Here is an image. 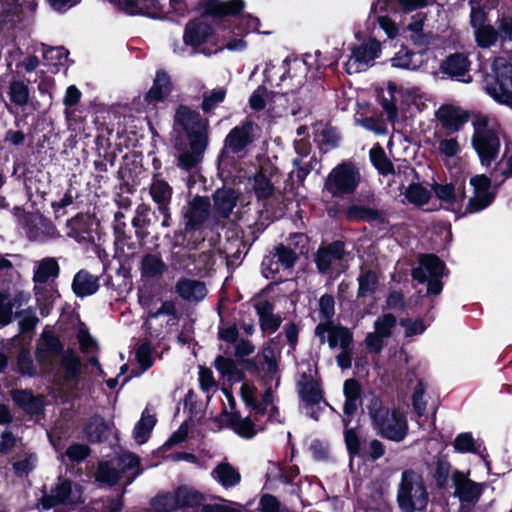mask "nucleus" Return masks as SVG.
<instances>
[{
	"label": "nucleus",
	"instance_id": "nucleus-1",
	"mask_svg": "<svg viewBox=\"0 0 512 512\" xmlns=\"http://www.w3.org/2000/svg\"><path fill=\"white\" fill-rule=\"evenodd\" d=\"M200 17L190 19L183 31V43L195 52L215 36V28L234 31V19L242 14L245 2H197Z\"/></svg>",
	"mask_w": 512,
	"mask_h": 512
},
{
	"label": "nucleus",
	"instance_id": "nucleus-2",
	"mask_svg": "<svg viewBox=\"0 0 512 512\" xmlns=\"http://www.w3.org/2000/svg\"><path fill=\"white\" fill-rule=\"evenodd\" d=\"M174 122L180 126L188 139L189 150L177 156V166L190 172L202 162L209 144V121L187 105L180 104L174 114Z\"/></svg>",
	"mask_w": 512,
	"mask_h": 512
},
{
	"label": "nucleus",
	"instance_id": "nucleus-3",
	"mask_svg": "<svg viewBox=\"0 0 512 512\" xmlns=\"http://www.w3.org/2000/svg\"><path fill=\"white\" fill-rule=\"evenodd\" d=\"M34 356L43 369L50 370L54 366V360L61 356L60 366L63 369L62 380L64 383L77 381L83 372L81 357L72 348L65 350L59 336L51 330H44L40 335Z\"/></svg>",
	"mask_w": 512,
	"mask_h": 512
},
{
	"label": "nucleus",
	"instance_id": "nucleus-4",
	"mask_svg": "<svg viewBox=\"0 0 512 512\" xmlns=\"http://www.w3.org/2000/svg\"><path fill=\"white\" fill-rule=\"evenodd\" d=\"M116 13L176 22L189 14L187 2H111Z\"/></svg>",
	"mask_w": 512,
	"mask_h": 512
},
{
	"label": "nucleus",
	"instance_id": "nucleus-5",
	"mask_svg": "<svg viewBox=\"0 0 512 512\" xmlns=\"http://www.w3.org/2000/svg\"><path fill=\"white\" fill-rule=\"evenodd\" d=\"M368 412L373 427L383 438L399 442L406 437L408 425L404 414L397 409L390 410L379 397L370 400Z\"/></svg>",
	"mask_w": 512,
	"mask_h": 512
},
{
	"label": "nucleus",
	"instance_id": "nucleus-6",
	"mask_svg": "<svg viewBox=\"0 0 512 512\" xmlns=\"http://www.w3.org/2000/svg\"><path fill=\"white\" fill-rule=\"evenodd\" d=\"M397 503L401 512H415L426 508L428 493L421 474L412 469L402 472L397 491Z\"/></svg>",
	"mask_w": 512,
	"mask_h": 512
},
{
	"label": "nucleus",
	"instance_id": "nucleus-7",
	"mask_svg": "<svg viewBox=\"0 0 512 512\" xmlns=\"http://www.w3.org/2000/svg\"><path fill=\"white\" fill-rule=\"evenodd\" d=\"M361 179L362 176L356 163L351 160H343L325 178L324 191L333 198H345L357 191Z\"/></svg>",
	"mask_w": 512,
	"mask_h": 512
},
{
	"label": "nucleus",
	"instance_id": "nucleus-8",
	"mask_svg": "<svg viewBox=\"0 0 512 512\" xmlns=\"http://www.w3.org/2000/svg\"><path fill=\"white\" fill-rule=\"evenodd\" d=\"M485 90L499 104L512 107V57H497L492 64V74L484 78Z\"/></svg>",
	"mask_w": 512,
	"mask_h": 512
},
{
	"label": "nucleus",
	"instance_id": "nucleus-9",
	"mask_svg": "<svg viewBox=\"0 0 512 512\" xmlns=\"http://www.w3.org/2000/svg\"><path fill=\"white\" fill-rule=\"evenodd\" d=\"M434 3L444 8L447 2H372L369 19L377 23L389 39H393L399 32L395 19L398 14L397 7L404 12H412Z\"/></svg>",
	"mask_w": 512,
	"mask_h": 512
},
{
	"label": "nucleus",
	"instance_id": "nucleus-10",
	"mask_svg": "<svg viewBox=\"0 0 512 512\" xmlns=\"http://www.w3.org/2000/svg\"><path fill=\"white\" fill-rule=\"evenodd\" d=\"M255 126L256 124L252 120L245 119L229 131L224 139V146L217 158L219 167L229 163V153L239 154L254 143Z\"/></svg>",
	"mask_w": 512,
	"mask_h": 512
},
{
	"label": "nucleus",
	"instance_id": "nucleus-11",
	"mask_svg": "<svg viewBox=\"0 0 512 512\" xmlns=\"http://www.w3.org/2000/svg\"><path fill=\"white\" fill-rule=\"evenodd\" d=\"M348 255L345 241L337 239L322 243L313 255V262L319 274L331 275L333 266L341 265Z\"/></svg>",
	"mask_w": 512,
	"mask_h": 512
},
{
	"label": "nucleus",
	"instance_id": "nucleus-12",
	"mask_svg": "<svg viewBox=\"0 0 512 512\" xmlns=\"http://www.w3.org/2000/svg\"><path fill=\"white\" fill-rule=\"evenodd\" d=\"M314 335L320 344L327 342L331 349H346L353 346V332L348 327L334 322H320L315 327Z\"/></svg>",
	"mask_w": 512,
	"mask_h": 512
},
{
	"label": "nucleus",
	"instance_id": "nucleus-13",
	"mask_svg": "<svg viewBox=\"0 0 512 512\" xmlns=\"http://www.w3.org/2000/svg\"><path fill=\"white\" fill-rule=\"evenodd\" d=\"M279 173V168L269 159L259 165L252 177V190L258 202L267 201L275 194L272 179Z\"/></svg>",
	"mask_w": 512,
	"mask_h": 512
},
{
	"label": "nucleus",
	"instance_id": "nucleus-14",
	"mask_svg": "<svg viewBox=\"0 0 512 512\" xmlns=\"http://www.w3.org/2000/svg\"><path fill=\"white\" fill-rule=\"evenodd\" d=\"M470 185L473 187L474 196L469 199L464 214L480 212L490 206L495 199V193L490 192L491 179L487 175L473 176Z\"/></svg>",
	"mask_w": 512,
	"mask_h": 512
},
{
	"label": "nucleus",
	"instance_id": "nucleus-15",
	"mask_svg": "<svg viewBox=\"0 0 512 512\" xmlns=\"http://www.w3.org/2000/svg\"><path fill=\"white\" fill-rule=\"evenodd\" d=\"M24 2H0V32L14 35V31L25 20ZM32 12L36 10L37 2H27Z\"/></svg>",
	"mask_w": 512,
	"mask_h": 512
},
{
	"label": "nucleus",
	"instance_id": "nucleus-16",
	"mask_svg": "<svg viewBox=\"0 0 512 512\" xmlns=\"http://www.w3.org/2000/svg\"><path fill=\"white\" fill-rule=\"evenodd\" d=\"M471 143L483 166L489 167L499 155L501 142L497 131L478 132L472 135Z\"/></svg>",
	"mask_w": 512,
	"mask_h": 512
},
{
	"label": "nucleus",
	"instance_id": "nucleus-17",
	"mask_svg": "<svg viewBox=\"0 0 512 512\" xmlns=\"http://www.w3.org/2000/svg\"><path fill=\"white\" fill-rule=\"evenodd\" d=\"M149 193L153 202L157 205L159 214L162 215L161 226L164 228L170 227L172 224L170 203L173 188L167 181L160 178H153L149 187Z\"/></svg>",
	"mask_w": 512,
	"mask_h": 512
},
{
	"label": "nucleus",
	"instance_id": "nucleus-18",
	"mask_svg": "<svg viewBox=\"0 0 512 512\" xmlns=\"http://www.w3.org/2000/svg\"><path fill=\"white\" fill-rule=\"evenodd\" d=\"M215 422L222 424L225 421L226 427L232 429L237 435L244 439L253 438L258 431H263L264 427L256 428L255 422L249 417L242 418L239 411H223L214 418Z\"/></svg>",
	"mask_w": 512,
	"mask_h": 512
},
{
	"label": "nucleus",
	"instance_id": "nucleus-19",
	"mask_svg": "<svg viewBox=\"0 0 512 512\" xmlns=\"http://www.w3.org/2000/svg\"><path fill=\"white\" fill-rule=\"evenodd\" d=\"M435 117L447 135L459 132L470 119V112L459 106L443 104L435 112Z\"/></svg>",
	"mask_w": 512,
	"mask_h": 512
},
{
	"label": "nucleus",
	"instance_id": "nucleus-20",
	"mask_svg": "<svg viewBox=\"0 0 512 512\" xmlns=\"http://www.w3.org/2000/svg\"><path fill=\"white\" fill-rule=\"evenodd\" d=\"M174 90V83L169 73L164 69H157L152 86L144 94V101L148 106L156 107L164 103Z\"/></svg>",
	"mask_w": 512,
	"mask_h": 512
},
{
	"label": "nucleus",
	"instance_id": "nucleus-21",
	"mask_svg": "<svg viewBox=\"0 0 512 512\" xmlns=\"http://www.w3.org/2000/svg\"><path fill=\"white\" fill-rule=\"evenodd\" d=\"M448 272L445 262L436 254H420L419 265L412 269L411 275L420 284L428 281V277H443Z\"/></svg>",
	"mask_w": 512,
	"mask_h": 512
},
{
	"label": "nucleus",
	"instance_id": "nucleus-22",
	"mask_svg": "<svg viewBox=\"0 0 512 512\" xmlns=\"http://www.w3.org/2000/svg\"><path fill=\"white\" fill-rule=\"evenodd\" d=\"M297 389L301 403L307 405H316L323 403L334 411V408L325 399L324 391L321 387V382L315 380L311 374L303 372L300 380L297 382Z\"/></svg>",
	"mask_w": 512,
	"mask_h": 512
},
{
	"label": "nucleus",
	"instance_id": "nucleus-23",
	"mask_svg": "<svg viewBox=\"0 0 512 512\" xmlns=\"http://www.w3.org/2000/svg\"><path fill=\"white\" fill-rule=\"evenodd\" d=\"M143 172V165L137 155H133L132 158L125 155L123 157V164L117 171V178L120 180V189L132 193L131 187L140 183V175Z\"/></svg>",
	"mask_w": 512,
	"mask_h": 512
},
{
	"label": "nucleus",
	"instance_id": "nucleus-24",
	"mask_svg": "<svg viewBox=\"0 0 512 512\" xmlns=\"http://www.w3.org/2000/svg\"><path fill=\"white\" fill-rule=\"evenodd\" d=\"M345 218L348 222L353 223L367 222L369 224L377 223L380 225L389 223L384 210L358 204L348 206L345 212Z\"/></svg>",
	"mask_w": 512,
	"mask_h": 512
},
{
	"label": "nucleus",
	"instance_id": "nucleus-25",
	"mask_svg": "<svg viewBox=\"0 0 512 512\" xmlns=\"http://www.w3.org/2000/svg\"><path fill=\"white\" fill-rule=\"evenodd\" d=\"M203 228L199 226L188 227L187 222L179 225L173 233V247H179L190 251L197 250L204 242Z\"/></svg>",
	"mask_w": 512,
	"mask_h": 512
},
{
	"label": "nucleus",
	"instance_id": "nucleus-26",
	"mask_svg": "<svg viewBox=\"0 0 512 512\" xmlns=\"http://www.w3.org/2000/svg\"><path fill=\"white\" fill-rule=\"evenodd\" d=\"M14 404L29 415H40L44 412V397L34 395L30 389H14L11 391Z\"/></svg>",
	"mask_w": 512,
	"mask_h": 512
},
{
	"label": "nucleus",
	"instance_id": "nucleus-27",
	"mask_svg": "<svg viewBox=\"0 0 512 512\" xmlns=\"http://www.w3.org/2000/svg\"><path fill=\"white\" fill-rule=\"evenodd\" d=\"M211 204L207 197L196 196L189 204L188 209L183 212L184 222L188 227L199 226L204 229L205 223L210 216Z\"/></svg>",
	"mask_w": 512,
	"mask_h": 512
},
{
	"label": "nucleus",
	"instance_id": "nucleus-28",
	"mask_svg": "<svg viewBox=\"0 0 512 512\" xmlns=\"http://www.w3.org/2000/svg\"><path fill=\"white\" fill-rule=\"evenodd\" d=\"M82 431L90 444H101L109 439L111 427L101 415L94 414L84 423Z\"/></svg>",
	"mask_w": 512,
	"mask_h": 512
},
{
	"label": "nucleus",
	"instance_id": "nucleus-29",
	"mask_svg": "<svg viewBox=\"0 0 512 512\" xmlns=\"http://www.w3.org/2000/svg\"><path fill=\"white\" fill-rule=\"evenodd\" d=\"M471 66L468 56L462 52L448 55L440 64V71L451 79L459 80L465 76Z\"/></svg>",
	"mask_w": 512,
	"mask_h": 512
},
{
	"label": "nucleus",
	"instance_id": "nucleus-30",
	"mask_svg": "<svg viewBox=\"0 0 512 512\" xmlns=\"http://www.w3.org/2000/svg\"><path fill=\"white\" fill-rule=\"evenodd\" d=\"M351 53V58L354 59V62L357 64L356 71H359L360 67L368 66L379 57L381 53V43L376 38L370 37L362 44L354 45L351 48Z\"/></svg>",
	"mask_w": 512,
	"mask_h": 512
},
{
	"label": "nucleus",
	"instance_id": "nucleus-31",
	"mask_svg": "<svg viewBox=\"0 0 512 512\" xmlns=\"http://www.w3.org/2000/svg\"><path fill=\"white\" fill-rule=\"evenodd\" d=\"M452 479L456 486V494L462 502L477 501L480 498L483 491L482 484L467 479L459 470L453 472Z\"/></svg>",
	"mask_w": 512,
	"mask_h": 512
},
{
	"label": "nucleus",
	"instance_id": "nucleus-32",
	"mask_svg": "<svg viewBox=\"0 0 512 512\" xmlns=\"http://www.w3.org/2000/svg\"><path fill=\"white\" fill-rule=\"evenodd\" d=\"M139 270L142 279L154 280L161 278L168 270V266L160 254L145 253L141 258Z\"/></svg>",
	"mask_w": 512,
	"mask_h": 512
},
{
	"label": "nucleus",
	"instance_id": "nucleus-33",
	"mask_svg": "<svg viewBox=\"0 0 512 512\" xmlns=\"http://www.w3.org/2000/svg\"><path fill=\"white\" fill-rule=\"evenodd\" d=\"M175 292L186 301H201L207 295L204 282L188 278H180L175 285Z\"/></svg>",
	"mask_w": 512,
	"mask_h": 512
},
{
	"label": "nucleus",
	"instance_id": "nucleus-34",
	"mask_svg": "<svg viewBox=\"0 0 512 512\" xmlns=\"http://www.w3.org/2000/svg\"><path fill=\"white\" fill-rule=\"evenodd\" d=\"M99 287V278L85 269L78 271L72 281V291L79 298L95 294Z\"/></svg>",
	"mask_w": 512,
	"mask_h": 512
},
{
	"label": "nucleus",
	"instance_id": "nucleus-35",
	"mask_svg": "<svg viewBox=\"0 0 512 512\" xmlns=\"http://www.w3.org/2000/svg\"><path fill=\"white\" fill-rule=\"evenodd\" d=\"M214 209L222 217L227 218L237 203V194L233 188L222 187L213 195Z\"/></svg>",
	"mask_w": 512,
	"mask_h": 512
},
{
	"label": "nucleus",
	"instance_id": "nucleus-36",
	"mask_svg": "<svg viewBox=\"0 0 512 512\" xmlns=\"http://www.w3.org/2000/svg\"><path fill=\"white\" fill-rule=\"evenodd\" d=\"M424 51L415 53L405 45H401L399 51L390 59L391 66L406 70H416L422 64V55Z\"/></svg>",
	"mask_w": 512,
	"mask_h": 512
},
{
	"label": "nucleus",
	"instance_id": "nucleus-37",
	"mask_svg": "<svg viewBox=\"0 0 512 512\" xmlns=\"http://www.w3.org/2000/svg\"><path fill=\"white\" fill-rule=\"evenodd\" d=\"M91 218L88 214L77 213L66 221L67 236L77 241L85 240L91 232Z\"/></svg>",
	"mask_w": 512,
	"mask_h": 512
},
{
	"label": "nucleus",
	"instance_id": "nucleus-38",
	"mask_svg": "<svg viewBox=\"0 0 512 512\" xmlns=\"http://www.w3.org/2000/svg\"><path fill=\"white\" fill-rule=\"evenodd\" d=\"M178 509L197 508L203 500V494L187 485H179L174 490Z\"/></svg>",
	"mask_w": 512,
	"mask_h": 512
},
{
	"label": "nucleus",
	"instance_id": "nucleus-39",
	"mask_svg": "<svg viewBox=\"0 0 512 512\" xmlns=\"http://www.w3.org/2000/svg\"><path fill=\"white\" fill-rule=\"evenodd\" d=\"M371 164L383 176L396 175V168L392 161L387 157L384 148L376 143L369 151Z\"/></svg>",
	"mask_w": 512,
	"mask_h": 512
},
{
	"label": "nucleus",
	"instance_id": "nucleus-40",
	"mask_svg": "<svg viewBox=\"0 0 512 512\" xmlns=\"http://www.w3.org/2000/svg\"><path fill=\"white\" fill-rule=\"evenodd\" d=\"M357 281V297L365 298L367 296L373 295L376 292L379 285V274L374 269L364 270L363 267H361V272L357 278Z\"/></svg>",
	"mask_w": 512,
	"mask_h": 512
},
{
	"label": "nucleus",
	"instance_id": "nucleus-41",
	"mask_svg": "<svg viewBox=\"0 0 512 512\" xmlns=\"http://www.w3.org/2000/svg\"><path fill=\"white\" fill-rule=\"evenodd\" d=\"M60 273V267L57 260L53 257L43 258L34 270V283L45 284L50 278H57Z\"/></svg>",
	"mask_w": 512,
	"mask_h": 512
},
{
	"label": "nucleus",
	"instance_id": "nucleus-42",
	"mask_svg": "<svg viewBox=\"0 0 512 512\" xmlns=\"http://www.w3.org/2000/svg\"><path fill=\"white\" fill-rule=\"evenodd\" d=\"M212 475L225 488L236 486L241 481L240 473L229 463L218 464Z\"/></svg>",
	"mask_w": 512,
	"mask_h": 512
},
{
	"label": "nucleus",
	"instance_id": "nucleus-43",
	"mask_svg": "<svg viewBox=\"0 0 512 512\" xmlns=\"http://www.w3.org/2000/svg\"><path fill=\"white\" fill-rule=\"evenodd\" d=\"M152 225V219L149 217V209L144 208L140 210V207L137 209V213L132 219V226L135 229V235L140 244L146 242L148 236L151 234L149 230Z\"/></svg>",
	"mask_w": 512,
	"mask_h": 512
},
{
	"label": "nucleus",
	"instance_id": "nucleus-44",
	"mask_svg": "<svg viewBox=\"0 0 512 512\" xmlns=\"http://www.w3.org/2000/svg\"><path fill=\"white\" fill-rule=\"evenodd\" d=\"M176 498L173 492L157 493L149 502L153 512H174L178 510Z\"/></svg>",
	"mask_w": 512,
	"mask_h": 512
},
{
	"label": "nucleus",
	"instance_id": "nucleus-45",
	"mask_svg": "<svg viewBox=\"0 0 512 512\" xmlns=\"http://www.w3.org/2000/svg\"><path fill=\"white\" fill-rule=\"evenodd\" d=\"M404 195L409 203L418 207L427 204L431 199L430 191L420 183H411Z\"/></svg>",
	"mask_w": 512,
	"mask_h": 512
},
{
	"label": "nucleus",
	"instance_id": "nucleus-46",
	"mask_svg": "<svg viewBox=\"0 0 512 512\" xmlns=\"http://www.w3.org/2000/svg\"><path fill=\"white\" fill-rule=\"evenodd\" d=\"M16 372L21 376L34 378L38 375L37 368L33 362L28 349H21L16 357Z\"/></svg>",
	"mask_w": 512,
	"mask_h": 512
},
{
	"label": "nucleus",
	"instance_id": "nucleus-47",
	"mask_svg": "<svg viewBox=\"0 0 512 512\" xmlns=\"http://www.w3.org/2000/svg\"><path fill=\"white\" fill-rule=\"evenodd\" d=\"M17 303V296L10 299L8 291H0V328L13 321V309Z\"/></svg>",
	"mask_w": 512,
	"mask_h": 512
},
{
	"label": "nucleus",
	"instance_id": "nucleus-48",
	"mask_svg": "<svg viewBox=\"0 0 512 512\" xmlns=\"http://www.w3.org/2000/svg\"><path fill=\"white\" fill-rule=\"evenodd\" d=\"M227 90L224 87H218L210 92H204L202 95L201 109L205 114L211 113L226 98Z\"/></svg>",
	"mask_w": 512,
	"mask_h": 512
},
{
	"label": "nucleus",
	"instance_id": "nucleus-49",
	"mask_svg": "<svg viewBox=\"0 0 512 512\" xmlns=\"http://www.w3.org/2000/svg\"><path fill=\"white\" fill-rule=\"evenodd\" d=\"M8 95L12 103L23 107L29 101V88L22 80H12L9 85Z\"/></svg>",
	"mask_w": 512,
	"mask_h": 512
},
{
	"label": "nucleus",
	"instance_id": "nucleus-50",
	"mask_svg": "<svg viewBox=\"0 0 512 512\" xmlns=\"http://www.w3.org/2000/svg\"><path fill=\"white\" fill-rule=\"evenodd\" d=\"M156 421L157 420L153 415H148L147 417L142 416V418L135 424L133 437L137 443L143 444L148 440Z\"/></svg>",
	"mask_w": 512,
	"mask_h": 512
},
{
	"label": "nucleus",
	"instance_id": "nucleus-51",
	"mask_svg": "<svg viewBox=\"0 0 512 512\" xmlns=\"http://www.w3.org/2000/svg\"><path fill=\"white\" fill-rule=\"evenodd\" d=\"M344 441L350 457H365L367 453L361 449V439L355 428L344 427Z\"/></svg>",
	"mask_w": 512,
	"mask_h": 512
},
{
	"label": "nucleus",
	"instance_id": "nucleus-52",
	"mask_svg": "<svg viewBox=\"0 0 512 512\" xmlns=\"http://www.w3.org/2000/svg\"><path fill=\"white\" fill-rule=\"evenodd\" d=\"M499 32L491 25L475 29V40L480 48H489L498 40Z\"/></svg>",
	"mask_w": 512,
	"mask_h": 512
},
{
	"label": "nucleus",
	"instance_id": "nucleus-53",
	"mask_svg": "<svg viewBox=\"0 0 512 512\" xmlns=\"http://www.w3.org/2000/svg\"><path fill=\"white\" fill-rule=\"evenodd\" d=\"M451 465L447 460L438 459L435 465V469L432 473V477L435 482V486L444 490L448 486V479L450 475Z\"/></svg>",
	"mask_w": 512,
	"mask_h": 512
},
{
	"label": "nucleus",
	"instance_id": "nucleus-54",
	"mask_svg": "<svg viewBox=\"0 0 512 512\" xmlns=\"http://www.w3.org/2000/svg\"><path fill=\"white\" fill-rule=\"evenodd\" d=\"M273 252L277 258L278 264H281L284 268H292L297 259V253L289 246H286L282 243L278 244L274 247Z\"/></svg>",
	"mask_w": 512,
	"mask_h": 512
},
{
	"label": "nucleus",
	"instance_id": "nucleus-55",
	"mask_svg": "<svg viewBox=\"0 0 512 512\" xmlns=\"http://www.w3.org/2000/svg\"><path fill=\"white\" fill-rule=\"evenodd\" d=\"M152 353L153 349L150 341H145L136 348L135 359L142 371H147L153 366Z\"/></svg>",
	"mask_w": 512,
	"mask_h": 512
},
{
	"label": "nucleus",
	"instance_id": "nucleus-56",
	"mask_svg": "<svg viewBox=\"0 0 512 512\" xmlns=\"http://www.w3.org/2000/svg\"><path fill=\"white\" fill-rule=\"evenodd\" d=\"M95 145L98 157L110 166H113L117 155L112 149L109 139L102 135H98L95 139Z\"/></svg>",
	"mask_w": 512,
	"mask_h": 512
},
{
	"label": "nucleus",
	"instance_id": "nucleus-57",
	"mask_svg": "<svg viewBox=\"0 0 512 512\" xmlns=\"http://www.w3.org/2000/svg\"><path fill=\"white\" fill-rule=\"evenodd\" d=\"M399 324L405 328L404 336L410 338L413 336L421 335L427 329L424 320L421 317L413 320L409 317L401 318Z\"/></svg>",
	"mask_w": 512,
	"mask_h": 512
},
{
	"label": "nucleus",
	"instance_id": "nucleus-58",
	"mask_svg": "<svg viewBox=\"0 0 512 512\" xmlns=\"http://www.w3.org/2000/svg\"><path fill=\"white\" fill-rule=\"evenodd\" d=\"M95 480L100 483L115 485L119 480V474L107 462H100L95 473Z\"/></svg>",
	"mask_w": 512,
	"mask_h": 512
},
{
	"label": "nucleus",
	"instance_id": "nucleus-59",
	"mask_svg": "<svg viewBox=\"0 0 512 512\" xmlns=\"http://www.w3.org/2000/svg\"><path fill=\"white\" fill-rule=\"evenodd\" d=\"M397 319L391 313L383 314L378 317L374 323L375 332L384 338L391 336L392 329L396 325Z\"/></svg>",
	"mask_w": 512,
	"mask_h": 512
},
{
	"label": "nucleus",
	"instance_id": "nucleus-60",
	"mask_svg": "<svg viewBox=\"0 0 512 512\" xmlns=\"http://www.w3.org/2000/svg\"><path fill=\"white\" fill-rule=\"evenodd\" d=\"M434 193L438 199L448 203L449 205H455L457 203V195L455 186L452 183L438 184L433 186Z\"/></svg>",
	"mask_w": 512,
	"mask_h": 512
},
{
	"label": "nucleus",
	"instance_id": "nucleus-61",
	"mask_svg": "<svg viewBox=\"0 0 512 512\" xmlns=\"http://www.w3.org/2000/svg\"><path fill=\"white\" fill-rule=\"evenodd\" d=\"M115 245L123 248L127 246L129 250H132L131 254L134 253L136 248L135 243L132 241V236L126 232V224L124 222H118L114 227Z\"/></svg>",
	"mask_w": 512,
	"mask_h": 512
},
{
	"label": "nucleus",
	"instance_id": "nucleus-62",
	"mask_svg": "<svg viewBox=\"0 0 512 512\" xmlns=\"http://www.w3.org/2000/svg\"><path fill=\"white\" fill-rule=\"evenodd\" d=\"M319 313L323 322H333L335 315V300L331 294H324L319 299Z\"/></svg>",
	"mask_w": 512,
	"mask_h": 512
},
{
	"label": "nucleus",
	"instance_id": "nucleus-63",
	"mask_svg": "<svg viewBox=\"0 0 512 512\" xmlns=\"http://www.w3.org/2000/svg\"><path fill=\"white\" fill-rule=\"evenodd\" d=\"M454 448L460 453H477L475 448V440L471 433L464 432L456 436L454 440Z\"/></svg>",
	"mask_w": 512,
	"mask_h": 512
},
{
	"label": "nucleus",
	"instance_id": "nucleus-64",
	"mask_svg": "<svg viewBox=\"0 0 512 512\" xmlns=\"http://www.w3.org/2000/svg\"><path fill=\"white\" fill-rule=\"evenodd\" d=\"M91 453V449L86 444L73 443L66 450V456L72 463L84 461Z\"/></svg>",
	"mask_w": 512,
	"mask_h": 512
}]
</instances>
